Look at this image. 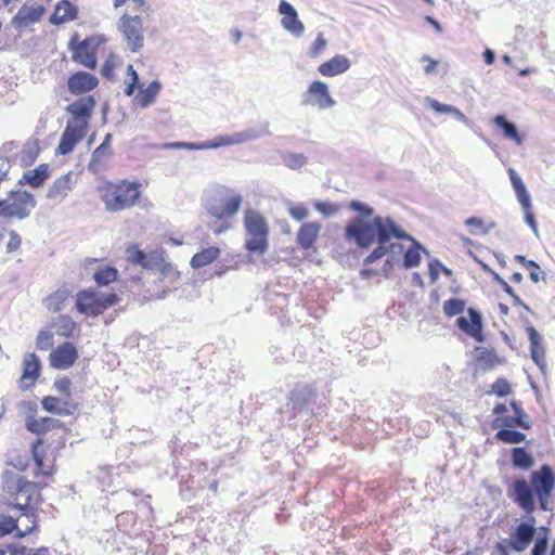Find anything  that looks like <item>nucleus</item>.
<instances>
[{
  "label": "nucleus",
  "instance_id": "nucleus-61",
  "mask_svg": "<svg viewBox=\"0 0 555 555\" xmlns=\"http://www.w3.org/2000/svg\"><path fill=\"white\" fill-rule=\"evenodd\" d=\"M9 242L7 244V251L12 253L20 248L22 240L15 231H9Z\"/></svg>",
  "mask_w": 555,
  "mask_h": 555
},
{
  "label": "nucleus",
  "instance_id": "nucleus-36",
  "mask_svg": "<svg viewBox=\"0 0 555 555\" xmlns=\"http://www.w3.org/2000/svg\"><path fill=\"white\" fill-rule=\"evenodd\" d=\"M220 250L218 247L211 246L196 253L191 259V266L195 269L203 268L218 258Z\"/></svg>",
  "mask_w": 555,
  "mask_h": 555
},
{
  "label": "nucleus",
  "instance_id": "nucleus-56",
  "mask_svg": "<svg viewBox=\"0 0 555 555\" xmlns=\"http://www.w3.org/2000/svg\"><path fill=\"white\" fill-rule=\"evenodd\" d=\"M327 44L326 39L323 37L322 34H319L317 39L314 40L312 47L310 48V56L317 57L319 54L325 49Z\"/></svg>",
  "mask_w": 555,
  "mask_h": 555
},
{
  "label": "nucleus",
  "instance_id": "nucleus-34",
  "mask_svg": "<svg viewBox=\"0 0 555 555\" xmlns=\"http://www.w3.org/2000/svg\"><path fill=\"white\" fill-rule=\"evenodd\" d=\"M426 103L429 105L438 114H452L457 120L463 122L466 126H469L472 121L455 106L443 104L437 101L436 99L427 96L425 99Z\"/></svg>",
  "mask_w": 555,
  "mask_h": 555
},
{
  "label": "nucleus",
  "instance_id": "nucleus-26",
  "mask_svg": "<svg viewBox=\"0 0 555 555\" xmlns=\"http://www.w3.org/2000/svg\"><path fill=\"white\" fill-rule=\"evenodd\" d=\"M270 131L268 129V125H266L262 131L257 130L255 128L245 129L242 131L233 132L231 134H222L224 146L236 145L246 143L249 141H254L259 139L262 135H269Z\"/></svg>",
  "mask_w": 555,
  "mask_h": 555
},
{
  "label": "nucleus",
  "instance_id": "nucleus-53",
  "mask_svg": "<svg viewBox=\"0 0 555 555\" xmlns=\"http://www.w3.org/2000/svg\"><path fill=\"white\" fill-rule=\"evenodd\" d=\"M314 207L325 217L333 216L338 211V207L336 205L326 202H317Z\"/></svg>",
  "mask_w": 555,
  "mask_h": 555
},
{
  "label": "nucleus",
  "instance_id": "nucleus-41",
  "mask_svg": "<svg viewBox=\"0 0 555 555\" xmlns=\"http://www.w3.org/2000/svg\"><path fill=\"white\" fill-rule=\"evenodd\" d=\"M513 427H503L495 434V439L508 444H518L526 440V435L512 429Z\"/></svg>",
  "mask_w": 555,
  "mask_h": 555
},
{
  "label": "nucleus",
  "instance_id": "nucleus-3",
  "mask_svg": "<svg viewBox=\"0 0 555 555\" xmlns=\"http://www.w3.org/2000/svg\"><path fill=\"white\" fill-rule=\"evenodd\" d=\"M140 197L139 184L121 182L106 189L102 198L109 211H118L132 207Z\"/></svg>",
  "mask_w": 555,
  "mask_h": 555
},
{
  "label": "nucleus",
  "instance_id": "nucleus-58",
  "mask_svg": "<svg viewBox=\"0 0 555 555\" xmlns=\"http://www.w3.org/2000/svg\"><path fill=\"white\" fill-rule=\"evenodd\" d=\"M198 146H199V151L218 149V147L224 146L223 137L216 135L215 138L210 139V140L199 142Z\"/></svg>",
  "mask_w": 555,
  "mask_h": 555
},
{
  "label": "nucleus",
  "instance_id": "nucleus-39",
  "mask_svg": "<svg viewBox=\"0 0 555 555\" xmlns=\"http://www.w3.org/2000/svg\"><path fill=\"white\" fill-rule=\"evenodd\" d=\"M17 519L22 521H17L16 537L22 538L34 531L36 528L37 519L34 511H26L24 514Z\"/></svg>",
  "mask_w": 555,
  "mask_h": 555
},
{
  "label": "nucleus",
  "instance_id": "nucleus-62",
  "mask_svg": "<svg viewBox=\"0 0 555 555\" xmlns=\"http://www.w3.org/2000/svg\"><path fill=\"white\" fill-rule=\"evenodd\" d=\"M547 548V538L542 537L535 540L531 550V555H545Z\"/></svg>",
  "mask_w": 555,
  "mask_h": 555
},
{
  "label": "nucleus",
  "instance_id": "nucleus-19",
  "mask_svg": "<svg viewBox=\"0 0 555 555\" xmlns=\"http://www.w3.org/2000/svg\"><path fill=\"white\" fill-rule=\"evenodd\" d=\"M127 260L133 264L141 266L145 269L159 268L163 263V257L159 253L145 254L138 246L132 245L126 249Z\"/></svg>",
  "mask_w": 555,
  "mask_h": 555
},
{
  "label": "nucleus",
  "instance_id": "nucleus-57",
  "mask_svg": "<svg viewBox=\"0 0 555 555\" xmlns=\"http://www.w3.org/2000/svg\"><path fill=\"white\" fill-rule=\"evenodd\" d=\"M288 214L297 221H301L308 216V209L304 205H289Z\"/></svg>",
  "mask_w": 555,
  "mask_h": 555
},
{
  "label": "nucleus",
  "instance_id": "nucleus-21",
  "mask_svg": "<svg viewBox=\"0 0 555 555\" xmlns=\"http://www.w3.org/2000/svg\"><path fill=\"white\" fill-rule=\"evenodd\" d=\"M511 408L514 411V416H500L496 417L493 426L494 427H521L524 429H529L531 427V423L528 420V415L524 412L520 406V403L517 401H512L509 403Z\"/></svg>",
  "mask_w": 555,
  "mask_h": 555
},
{
  "label": "nucleus",
  "instance_id": "nucleus-30",
  "mask_svg": "<svg viewBox=\"0 0 555 555\" xmlns=\"http://www.w3.org/2000/svg\"><path fill=\"white\" fill-rule=\"evenodd\" d=\"M77 14L78 10L74 4L67 0H62L56 4L55 10L50 17V23L53 25H61L65 22L76 20Z\"/></svg>",
  "mask_w": 555,
  "mask_h": 555
},
{
  "label": "nucleus",
  "instance_id": "nucleus-18",
  "mask_svg": "<svg viewBox=\"0 0 555 555\" xmlns=\"http://www.w3.org/2000/svg\"><path fill=\"white\" fill-rule=\"evenodd\" d=\"M469 319L465 317H460L456 320V325L463 332H465L470 337L475 338L477 341H483L482 335V318L479 311L474 308H468L467 310Z\"/></svg>",
  "mask_w": 555,
  "mask_h": 555
},
{
  "label": "nucleus",
  "instance_id": "nucleus-55",
  "mask_svg": "<svg viewBox=\"0 0 555 555\" xmlns=\"http://www.w3.org/2000/svg\"><path fill=\"white\" fill-rule=\"evenodd\" d=\"M508 175H509V179H511V183H512V186L515 191V194L519 193V192H522L526 189V185L524 184L520 176L517 173V171L513 168H509L508 169Z\"/></svg>",
  "mask_w": 555,
  "mask_h": 555
},
{
  "label": "nucleus",
  "instance_id": "nucleus-45",
  "mask_svg": "<svg viewBox=\"0 0 555 555\" xmlns=\"http://www.w3.org/2000/svg\"><path fill=\"white\" fill-rule=\"evenodd\" d=\"M111 140L112 134H105L103 142L93 151L91 156V163H100L106 154L112 153Z\"/></svg>",
  "mask_w": 555,
  "mask_h": 555
},
{
  "label": "nucleus",
  "instance_id": "nucleus-6",
  "mask_svg": "<svg viewBox=\"0 0 555 555\" xmlns=\"http://www.w3.org/2000/svg\"><path fill=\"white\" fill-rule=\"evenodd\" d=\"M119 298L115 293L100 294L91 289L80 291L76 298V308L79 313L87 315H99L108 307L118 302Z\"/></svg>",
  "mask_w": 555,
  "mask_h": 555
},
{
  "label": "nucleus",
  "instance_id": "nucleus-1",
  "mask_svg": "<svg viewBox=\"0 0 555 555\" xmlns=\"http://www.w3.org/2000/svg\"><path fill=\"white\" fill-rule=\"evenodd\" d=\"M345 237L353 242L359 248H369L374 243L377 246L364 258L363 264L369 266L388 254H402L403 245L389 243L391 237L398 240H412L391 217L374 216L371 221L357 217L345 228Z\"/></svg>",
  "mask_w": 555,
  "mask_h": 555
},
{
  "label": "nucleus",
  "instance_id": "nucleus-25",
  "mask_svg": "<svg viewBox=\"0 0 555 555\" xmlns=\"http://www.w3.org/2000/svg\"><path fill=\"white\" fill-rule=\"evenodd\" d=\"M351 66L349 59L343 54H336L318 67V72L324 77H334L346 73Z\"/></svg>",
  "mask_w": 555,
  "mask_h": 555
},
{
  "label": "nucleus",
  "instance_id": "nucleus-63",
  "mask_svg": "<svg viewBox=\"0 0 555 555\" xmlns=\"http://www.w3.org/2000/svg\"><path fill=\"white\" fill-rule=\"evenodd\" d=\"M441 268H443V264L438 260H433L429 262L428 270L433 282L438 279Z\"/></svg>",
  "mask_w": 555,
  "mask_h": 555
},
{
  "label": "nucleus",
  "instance_id": "nucleus-50",
  "mask_svg": "<svg viewBox=\"0 0 555 555\" xmlns=\"http://www.w3.org/2000/svg\"><path fill=\"white\" fill-rule=\"evenodd\" d=\"M36 345L40 350H49L53 346V334L46 331L39 332Z\"/></svg>",
  "mask_w": 555,
  "mask_h": 555
},
{
  "label": "nucleus",
  "instance_id": "nucleus-40",
  "mask_svg": "<svg viewBox=\"0 0 555 555\" xmlns=\"http://www.w3.org/2000/svg\"><path fill=\"white\" fill-rule=\"evenodd\" d=\"M533 463V457L525 448L516 447L512 450V464L514 467L529 469Z\"/></svg>",
  "mask_w": 555,
  "mask_h": 555
},
{
  "label": "nucleus",
  "instance_id": "nucleus-32",
  "mask_svg": "<svg viewBox=\"0 0 555 555\" xmlns=\"http://www.w3.org/2000/svg\"><path fill=\"white\" fill-rule=\"evenodd\" d=\"M320 230L321 225L317 222L304 223L297 233L298 244L304 249L310 248L313 245L315 238L318 237Z\"/></svg>",
  "mask_w": 555,
  "mask_h": 555
},
{
  "label": "nucleus",
  "instance_id": "nucleus-52",
  "mask_svg": "<svg viewBox=\"0 0 555 555\" xmlns=\"http://www.w3.org/2000/svg\"><path fill=\"white\" fill-rule=\"evenodd\" d=\"M511 391L509 383L505 378H498L492 385V392L499 397H504Z\"/></svg>",
  "mask_w": 555,
  "mask_h": 555
},
{
  "label": "nucleus",
  "instance_id": "nucleus-20",
  "mask_svg": "<svg viewBox=\"0 0 555 555\" xmlns=\"http://www.w3.org/2000/svg\"><path fill=\"white\" fill-rule=\"evenodd\" d=\"M98 83V78L87 72H77L72 75L67 81L69 92L76 95L93 90Z\"/></svg>",
  "mask_w": 555,
  "mask_h": 555
},
{
  "label": "nucleus",
  "instance_id": "nucleus-46",
  "mask_svg": "<svg viewBox=\"0 0 555 555\" xmlns=\"http://www.w3.org/2000/svg\"><path fill=\"white\" fill-rule=\"evenodd\" d=\"M465 309V302L462 299L452 298L443 302V312L448 317L461 314Z\"/></svg>",
  "mask_w": 555,
  "mask_h": 555
},
{
  "label": "nucleus",
  "instance_id": "nucleus-64",
  "mask_svg": "<svg viewBox=\"0 0 555 555\" xmlns=\"http://www.w3.org/2000/svg\"><path fill=\"white\" fill-rule=\"evenodd\" d=\"M516 196L524 210H529L531 208V197L527 190L517 193Z\"/></svg>",
  "mask_w": 555,
  "mask_h": 555
},
{
  "label": "nucleus",
  "instance_id": "nucleus-22",
  "mask_svg": "<svg viewBox=\"0 0 555 555\" xmlns=\"http://www.w3.org/2000/svg\"><path fill=\"white\" fill-rule=\"evenodd\" d=\"M95 105L96 102L92 95L81 96L68 104L65 112L70 114V117L90 121Z\"/></svg>",
  "mask_w": 555,
  "mask_h": 555
},
{
  "label": "nucleus",
  "instance_id": "nucleus-10",
  "mask_svg": "<svg viewBox=\"0 0 555 555\" xmlns=\"http://www.w3.org/2000/svg\"><path fill=\"white\" fill-rule=\"evenodd\" d=\"M89 122L90 121L82 120L81 118H68L61 135L56 153L59 155L72 153L75 146L86 137Z\"/></svg>",
  "mask_w": 555,
  "mask_h": 555
},
{
  "label": "nucleus",
  "instance_id": "nucleus-4",
  "mask_svg": "<svg viewBox=\"0 0 555 555\" xmlns=\"http://www.w3.org/2000/svg\"><path fill=\"white\" fill-rule=\"evenodd\" d=\"M243 203V197L240 193L222 189L218 192L217 196L209 199L206 204L207 212L218 220L234 217Z\"/></svg>",
  "mask_w": 555,
  "mask_h": 555
},
{
  "label": "nucleus",
  "instance_id": "nucleus-44",
  "mask_svg": "<svg viewBox=\"0 0 555 555\" xmlns=\"http://www.w3.org/2000/svg\"><path fill=\"white\" fill-rule=\"evenodd\" d=\"M282 159L284 165L291 169H300L307 163L304 154L293 152L282 155Z\"/></svg>",
  "mask_w": 555,
  "mask_h": 555
},
{
  "label": "nucleus",
  "instance_id": "nucleus-35",
  "mask_svg": "<svg viewBox=\"0 0 555 555\" xmlns=\"http://www.w3.org/2000/svg\"><path fill=\"white\" fill-rule=\"evenodd\" d=\"M493 122L503 131L506 139L514 141L517 145L522 144V137L519 134L516 125L509 121L504 115L495 116Z\"/></svg>",
  "mask_w": 555,
  "mask_h": 555
},
{
  "label": "nucleus",
  "instance_id": "nucleus-7",
  "mask_svg": "<svg viewBox=\"0 0 555 555\" xmlns=\"http://www.w3.org/2000/svg\"><path fill=\"white\" fill-rule=\"evenodd\" d=\"M4 477L8 478L4 488L13 495V506L23 512L33 511L31 503L38 496L37 485L23 477H13L10 480L8 473L4 474Z\"/></svg>",
  "mask_w": 555,
  "mask_h": 555
},
{
  "label": "nucleus",
  "instance_id": "nucleus-9",
  "mask_svg": "<svg viewBox=\"0 0 555 555\" xmlns=\"http://www.w3.org/2000/svg\"><path fill=\"white\" fill-rule=\"evenodd\" d=\"M124 41L131 52H138L144 43L143 20L139 15L125 13L117 22Z\"/></svg>",
  "mask_w": 555,
  "mask_h": 555
},
{
  "label": "nucleus",
  "instance_id": "nucleus-38",
  "mask_svg": "<svg viewBox=\"0 0 555 555\" xmlns=\"http://www.w3.org/2000/svg\"><path fill=\"white\" fill-rule=\"evenodd\" d=\"M72 292L67 288H59L46 299L48 310L57 312L63 309L64 302L70 297Z\"/></svg>",
  "mask_w": 555,
  "mask_h": 555
},
{
  "label": "nucleus",
  "instance_id": "nucleus-60",
  "mask_svg": "<svg viewBox=\"0 0 555 555\" xmlns=\"http://www.w3.org/2000/svg\"><path fill=\"white\" fill-rule=\"evenodd\" d=\"M401 254H388L386 255L387 258L384 262V266L382 268V274L384 276H388L389 275V272L391 271V269L393 268V266L397 263L398 261V257L400 256Z\"/></svg>",
  "mask_w": 555,
  "mask_h": 555
},
{
  "label": "nucleus",
  "instance_id": "nucleus-12",
  "mask_svg": "<svg viewBox=\"0 0 555 555\" xmlns=\"http://www.w3.org/2000/svg\"><path fill=\"white\" fill-rule=\"evenodd\" d=\"M301 103L317 107L320 111L328 109L336 105V101L330 93L328 86L320 80L310 83L302 94Z\"/></svg>",
  "mask_w": 555,
  "mask_h": 555
},
{
  "label": "nucleus",
  "instance_id": "nucleus-37",
  "mask_svg": "<svg viewBox=\"0 0 555 555\" xmlns=\"http://www.w3.org/2000/svg\"><path fill=\"white\" fill-rule=\"evenodd\" d=\"M311 396L312 390L307 385L294 388L289 393V401L293 405V409H302Z\"/></svg>",
  "mask_w": 555,
  "mask_h": 555
},
{
  "label": "nucleus",
  "instance_id": "nucleus-33",
  "mask_svg": "<svg viewBox=\"0 0 555 555\" xmlns=\"http://www.w3.org/2000/svg\"><path fill=\"white\" fill-rule=\"evenodd\" d=\"M162 89V83L158 80L152 81L146 88L140 87L135 101L141 107L146 108L155 103L156 98Z\"/></svg>",
  "mask_w": 555,
  "mask_h": 555
},
{
  "label": "nucleus",
  "instance_id": "nucleus-15",
  "mask_svg": "<svg viewBox=\"0 0 555 555\" xmlns=\"http://www.w3.org/2000/svg\"><path fill=\"white\" fill-rule=\"evenodd\" d=\"M41 362L34 353H26L23 360V374L20 378V388L27 390L31 388L40 376Z\"/></svg>",
  "mask_w": 555,
  "mask_h": 555
},
{
  "label": "nucleus",
  "instance_id": "nucleus-14",
  "mask_svg": "<svg viewBox=\"0 0 555 555\" xmlns=\"http://www.w3.org/2000/svg\"><path fill=\"white\" fill-rule=\"evenodd\" d=\"M278 12L282 15L281 25L291 35L300 38L305 33V25L299 20L296 9L286 0H281Z\"/></svg>",
  "mask_w": 555,
  "mask_h": 555
},
{
  "label": "nucleus",
  "instance_id": "nucleus-43",
  "mask_svg": "<svg viewBox=\"0 0 555 555\" xmlns=\"http://www.w3.org/2000/svg\"><path fill=\"white\" fill-rule=\"evenodd\" d=\"M118 271L113 267H105L94 273V281L100 286H106L116 281Z\"/></svg>",
  "mask_w": 555,
  "mask_h": 555
},
{
  "label": "nucleus",
  "instance_id": "nucleus-42",
  "mask_svg": "<svg viewBox=\"0 0 555 555\" xmlns=\"http://www.w3.org/2000/svg\"><path fill=\"white\" fill-rule=\"evenodd\" d=\"M410 241L413 243V247L409 248L403 256V266L406 269L417 267L421 261L420 250L422 248V245L413 237Z\"/></svg>",
  "mask_w": 555,
  "mask_h": 555
},
{
  "label": "nucleus",
  "instance_id": "nucleus-13",
  "mask_svg": "<svg viewBox=\"0 0 555 555\" xmlns=\"http://www.w3.org/2000/svg\"><path fill=\"white\" fill-rule=\"evenodd\" d=\"M96 46L98 42L92 37L78 41L77 34L70 38L68 43V48L73 51V60L90 69L96 66Z\"/></svg>",
  "mask_w": 555,
  "mask_h": 555
},
{
  "label": "nucleus",
  "instance_id": "nucleus-54",
  "mask_svg": "<svg viewBox=\"0 0 555 555\" xmlns=\"http://www.w3.org/2000/svg\"><path fill=\"white\" fill-rule=\"evenodd\" d=\"M508 175H509V179H511V183H512V186L515 191V194L519 193V192H522L526 189V185L524 184L520 176L517 173V171L513 168H509L508 169Z\"/></svg>",
  "mask_w": 555,
  "mask_h": 555
},
{
  "label": "nucleus",
  "instance_id": "nucleus-51",
  "mask_svg": "<svg viewBox=\"0 0 555 555\" xmlns=\"http://www.w3.org/2000/svg\"><path fill=\"white\" fill-rule=\"evenodd\" d=\"M349 208L359 212L364 218L371 217L374 214L373 207L357 199L350 202Z\"/></svg>",
  "mask_w": 555,
  "mask_h": 555
},
{
  "label": "nucleus",
  "instance_id": "nucleus-16",
  "mask_svg": "<svg viewBox=\"0 0 555 555\" xmlns=\"http://www.w3.org/2000/svg\"><path fill=\"white\" fill-rule=\"evenodd\" d=\"M46 10L42 5L24 4L12 18L11 24L17 30H23L29 25L38 23L43 16Z\"/></svg>",
  "mask_w": 555,
  "mask_h": 555
},
{
  "label": "nucleus",
  "instance_id": "nucleus-8",
  "mask_svg": "<svg viewBox=\"0 0 555 555\" xmlns=\"http://www.w3.org/2000/svg\"><path fill=\"white\" fill-rule=\"evenodd\" d=\"M530 483L542 511H551L550 499L555 487V474L550 465H542L530 475Z\"/></svg>",
  "mask_w": 555,
  "mask_h": 555
},
{
  "label": "nucleus",
  "instance_id": "nucleus-24",
  "mask_svg": "<svg viewBox=\"0 0 555 555\" xmlns=\"http://www.w3.org/2000/svg\"><path fill=\"white\" fill-rule=\"evenodd\" d=\"M527 334L530 341L531 358L533 362L539 366V369L544 373L546 369V361L545 347L542 344V336L531 325L527 327Z\"/></svg>",
  "mask_w": 555,
  "mask_h": 555
},
{
  "label": "nucleus",
  "instance_id": "nucleus-48",
  "mask_svg": "<svg viewBox=\"0 0 555 555\" xmlns=\"http://www.w3.org/2000/svg\"><path fill=\"white\" fill-rule=\"evenodd\" d=\"M117 63H118L117 56L113 53L109 54L107 56V59L105 60L104 64L102 65V68H101L102 76L105 77L106 79H112L114 77V70H115V67L117 66Z\"/></svg>",
  "mask_w": 555,
  "mask_h": 555
},
{
  "label": "nucleus",
  "instance_id": "nucleus-2",
  "mask_svg": "<svg viewBox=\"0 0 555 555\" xmlns=\"http://www.w3.org/2000/svg\"><path fill=\"white\" fill-rule=\"evenodd\" d=\"M245 248L254 254L264 255L269 249V224L267 219L253 208L244 211Z\"/></svg>",
  "mask_w": 555,
  "mask_h": 555
},
{
  "label": "nucleus",
  "instance_id": "nucleus-49",
  "mask_svg": "<svg viewBox=\"0 0 555 555\" xmlns=\"http://www.w3.org/2000/svg\"><path fill=\"white\" fill-rule=\"evenodd\" d=\"M465 224L467 227H473V228H476L478 229L482 234H488L490 232L491 229L494 228L495 223L494 222H490L489 224H485L482 219L478 218V217H469L465 220Z\"/></svg>",
  "mask_w": 555,
  "mask_h": 555
},
{
  "label": "nucleus",
  "instance_id": "nucleus-47",
  "mask_svg": "<svg viewBox=\"0 0 555 555\" xmlns=\"http://www.w3.org/2000/svg\"><path fill=\"white\" fill-rule=\"evenodd\" d=\"M17 521L20 519H15L12 516L0 515V538L16 531Z\"/></svg>",
  "mask_w": 555,
  "mask_h": 555
},
{
  "label": "nucleus",
  "instance_id": "nucleus-17",
  "mask_svg": "<svg viewBox=\"0 0 555 555\" xmlns=\"http://www.w3.org/2000/svg\"><path fill=\"white\" fill-rule=\"evenodd\" d=\"M77 358L78 352L75 346L64 343L50 353V363L54 369L66 370L75 363Z\"/></svg>",
  "mask_w": 555,
  "mask_h": 555
},
{
  "label": "nucleus",
  "instance_id": "nucleus-5",
  "mask_svg": "<svg viewBox=\"0 0 555 555\" xmlns=\"http://www.w3.org/2000/svg\"><path fill=\"white\" fill-rule=\"evenodd\" d=\"M36 207V199L33 194L24 190L11 191L10 196L0 199V217L4 218H27Z\"/></svg>",
  "mask_w": 555,
  "mask_h": 555
},
{
  "label": "nucleus",
  "instance_id": "nucleus-59",
  "mask_svg": "<svg viewBox=\"0 0 555 555\" xmlns=\"http://www.w3.org/2000/svg\"><path fill=\"white\" fill-rule=\"evenodd\" d=\"M70 385H72L70 379L67 377H64V378L56 379L54 382L53 386L57 392L65 395L68 398L70 395V392H69Z\"/></svg>",
  "mask_w": 555,
  "mask_h": 555
},
{
  "label": "nucleus",
  "instance_id": "nucleus-11",
  "mask_svg": "<svg viewBox=\"0 0 555 555\" xmlns=\"http://www.w3.org/2000/svg\"><path fill=\"white\" fill-rule=\"evenodd\" d=\"M507 496L526 514L535 511V493L531 485L525 478H518L507 489Z\"/></svg>",
  "mask_w": 555,
  "mask_h": 555
},
{
  "label": "nucleus",
  "instance_id": "nucleus-31",
  "mask_svg": "<svg viewBox=\"0 0 555 555\" xmlns=\"http://www.w3.org/2000/svg\"><path fill=\"white\" fill-rule=\"evenodd\" d=\"M49 176V166L47 164H41L35 169L26 171L22 179H20L18 183L28 184L33 188H39L46 182Z\"/></svg>",
  "mask_w": 555,
  "mask_h": 555
},
{
  "label": "nucleus",
  "instance_id": "nucleus-23",
  "mask_svg": "<svg viewBox=\"0 0 555 555\" xmlns=\"http://www.w3.org/2000/svg\"><path fill=\"white\" fill-rule=\"evenodd\" d=\"M534 532L535 529L533 524L521 522L511 535L508 543L514 551L522 552L531 543Z\"/></svg>",
  "mask_w": 555,
  "mask_h": 555
},
{
  "label": "nucleus",
  "instance_id": "nucleus-27",
  "mask_svg": "<svg viewBox=\"0 0 555 555\" xmlns=\"http://www.w3.org/2000/svg\"><path fill=\"white\" fill-rule=\"evenodd\" d=\"M72 172L59 177L49 188L47 197L55 203L62 202L72 189Z\"/></svg>",
  "mask_w": 555,
  "mask_h": 555
},
{
  "label": "nucleus",
  "instance_id": "nucleus-28",
  "mask_svg": "<svg viewBox=\"0 0 555 555\" xmlns=\"http://www.w3.org/2000/svg\"><path fill=\"white\" fill-rule=\"evenodd\" d=\"M28 431L38 436L44 435L47 431L57 428L62 425V422L53 417H40L37 418L34 415H28L25 422Z\"/></svg>",
  "mask_w": 555,
  "mask_h": 555
},
{
  "label": "nucleus",
  "instance_id": "nucleus-29",
  "mask_svg": "<svg viewBox=\"0 0 555 555\" xmlns=\"http://www.w3.org/2000/svg\"><path fill=\"white\" fill-rule=\"evenodd\" d=\"M41 405L44 411L57 415H70L77 409L76 404L67 399H59L52 396L44 397L41 401Z\"/></svg>",
  "mask_w": 555,
  "mask_h": 555
}]
</instances>
